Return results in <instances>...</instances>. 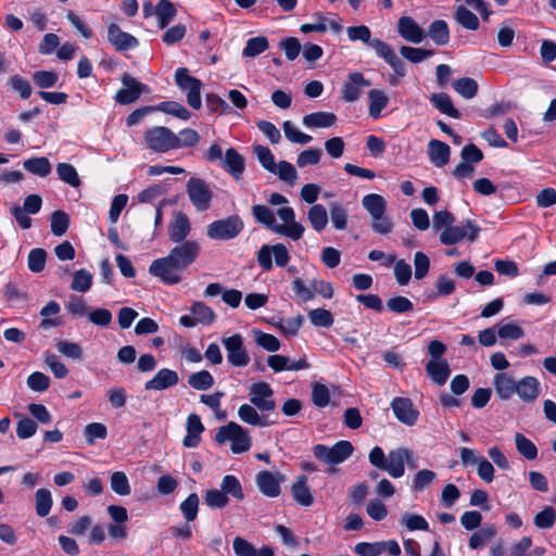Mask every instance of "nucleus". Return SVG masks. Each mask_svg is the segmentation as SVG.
I'll return each mask as SVG.
<instances>
[{
    "label": "nucleus",
    "instance_id": "obj_54",
    "mask_svg": "<svg viewBox=\"0 0 556 556\" xmlns=\"http://www.w3.org/2000/svg\"><path fill=\"white\" fill-rule=\"evenodd\" d=\"M496 534V529L493 526H486L471 534L469 539V547L477 549L488 543Z\"/></svg>",
    "mask_w": 556,
    "mask_h": 556
},
{
    "label": "nucleus",
    "instance_id": "obj_24",
    "mask_svg": "<svg viewBox=\"0 0 556 556\" xmlns=\"http://www.w3.org/2000/svg\"><path fill=\"white\" fill-rule=\"evenodd\" d=\"M397 33L412 43H419L425 38L424 29L409 16H403L397 22Z\"/></svg>",
    "mask_w": 556,
    "mask_h": 556
},
{
    "label": "nucleus",
    "instance_id": "obj_16",
    "mask_svg": "<svg viewBox=\"0 0 556 556\" xmlns=\"http://www.w3.org/2000/svg\"><path fill=\"white\" fill-rule=\"evenodd\" d=\"M413 452L408 448H395L389 452L384 471L392 478H401L405 472V464L410 465Z\"/></svg>",
    "mask_w": 556,
    "mask_h": 556
},
{
    "label": "nucleus",
    "instance_id": "obj_18",
    "mask_svg": "<svg viewBox=\"0 0 556 556\" xmlns=\"http://www.w3.org/2000/svg\"><path fill=\"white\" fill-rule=\"evenodd\" d=\"M283 481V475L267 470L258 472L255 478L258 490L267 497L279 496L281 493L280 484Z\"/></svg>",
    "mask_w": 556,
    "mask_h": 556
},
{
    "label": "nucleus",
    "instance_id": "obj_28",
    "mask_svg": "<svg viewBox=\"0 0 556 556\" xmlns=\"http://www.w3.org/2000/svg\"><path fill=\"white\" fill-rule=\"evenodd\" d=\"M493 386L496 395L502 401H508L515 394L517 380L506 372H498L493 378Z\"/></svg>",
    "mask_w": 556,
    "mask_h": 556
},
{
    "label": "nucleus",
    "instance_id": "obj_4",
    "mask_svg": "<svg viewBox=\"0 0 556 556\" xmlns=\"http://www.w3.org/2000/svg\"><path fill=\"white\" fill-rule=\"evenodd\" d=\"M354 447L350 441L341 440L332 446L316 444L313 447L314 456L321 463L334 466L343 463L353 454Z\"/></svg>",
    "mask_w": 556,
    "mask_h": 556
},
{
    "label": "nucleus",
    "instance_id": "obj_11",
    "mask_svg": "<svg viewBox=\"0 0 556 556\" xmlns=\"http://www.w3.org/2000/svg\"><path fill=\"white\" fill-rule=\"evenodd\" d=\"M250 403L258 408L261 413H269L276 409L274 391L265 381L252 383L249 389Z\"/></svg>",
    "mask_w": 556,
    "mask_h": 556
},
{
    "label": "nucleus",
    "instance_id": "obj_47",
    "mask_svg": "<svg viewBox=\"0 0 556 556\" xmlns=\"http://www.w3.org/2000/svg\"><path fill=\"white\" fill-rule=\"evenodd\" d=\"M282 129L286 138L292 143L307 144L313 140L312 136L302 132L291 121H286Z\"/></svg>",
    "mask_w": 556,
    "mask_h": 556
},
{
    "label": "nucleus",
    "instance_id": "obj_3",
    "mask_svg": "<svg viewBox=\"0 0 556 556\" xmlns=\"http://www.w3.org/2000/svg\"><path fill=\"white\" fill-rule=\"evenodd\" d=\"M215 440L218 443L230 441V450L235 454H241L250 450L252 439L249 431L235 421L228 422L218 429Z\"/></svg>",
    "mask_w": 556,
    "mask_h": 556
},
{
    "label": "nucleus",
    "instance_id": "obj_25",
    "mask_svg": "<svg viewBox=\"0 0 556 556\" xmlns=\"http://www.w3.org/2000/svg\"><path fill=\"white\" fill-rule=\"evenodd\" d=\"M515 394L526 403L534 402L540 394V382L535 377L526 376L517 381Z\"/></svg>",
    "mask_w": 556,
    "mask_h": 556
},
{
    "label": "nucleus",
    "instance_id": "obj_34",
    "mask_svg": "<svg viewBox=\"0 0 556 556\" xmlns=\"http://www.w3.org/2000/svg\"><path fill=\"white\" fill-rule=\"evenodd\" d=\"M177 10L168 0H160L155 5V15L157 17L159 27L164 29L175 18Z\"/></svg>",
    "mask_w": 556,
    "mask_h": 556
},
{
    "label": "nucleus",
    "instance_id": "obj_32",
    "mask_svg": "<svg viewBox=\"0 0 556 556\" xmlns=\"http://www.w3.org/2000/svg\"><path fill=\"white\" fill-rule=\"evenodd\" d=\"M430 102L439 110L442 114H445L453 118H459L460 113L453 105L451 97L445 92L432 93L430 96Z\"/></svg>",
    "mask_w": 556,
    "mask_h": 556
},
{
    "label": "nucleus",
    "instance_id": "obj_40",
    "mask_svg": "<svg viewBox=\"0 0 556 556\" xmlns=\"http://www.w3.org/2000/svg\"><path fill=\"white\" fill-rule=\"evenodd\" d=\"M220 490L229 497L238 501L243 500L244 493L242 485L237 477L233 475H226L220 483Z\"/></svg>",
    "mask_w": 556,
    "mask_h": 556
},
{
    "label": "nucleus",
    "instance_id": "obj_21",
    "mask_svg": "<svg viewBox=\"0 0 556 556\" xmlns=\"http://www.w3.org/2000/svg\"><path fill=\"white\" fill-rule=\"evenodd\" d=\"M391 408L401 422L407 426L416 424L419 413L414 408V404L409 399L394 397L391 402Z\"/></svg>",
    "mask_w": 556,
    "mask_h": 556
},
{
    "label": "nucleus",
    "instance_id": "obj_27",
    "mask_svg": "<svg viewBox=\"0 0 556 556\" xmlns=\"http://www.w3.org/2000/svg\"><path fill=\"white\" fill-rule=\"evenodd\" d=\"M223 168L235 179H240L245 165L243 156L233 148H229L222 160Z\"/></svg>",
    "mask_w": 556,
    "mask_h": 556
},
{
    "label": "nucleus",
    "instance_id": "obj_20",
    "mask_svg": "<svg viewBox=\"0 0 556 556\" xmlns=\"http://www.w3.org/2000/svg\"><path fill=\"white\" fill-rule=\"evenodd\" d=\"M238 416L242 422L254 427L265 428L275 424L266 413H261L258 408L251 403L240 405Z\"/></svg>",
    "mask_w": 556,
    "mask_h": 556
},
{
    "label": "nucleus",
    "instance_id": "obj_38",
    "mask_svg": "<svg viewBox=\"0 0 556 556\" xmlns=\"http://www.w3.org/2000/svg\"><path fill=\"white\" fill-rule=\"evenodd\" d=\"M369 99V115L372 118H378L381 111L387 106L389 98L382 90L371 89L368 92Z\"/></svg>",
    "mask_w": 556,
    "mask_h": 556
},
{
    "label": "nucleus",
    "instance_id": "obj_58",
    "mask_svg": "<svg viewBox=\"0 0 556 556\" xmlns=\"http://www.w3.org/2000/svg\"><path fill=\"white\" fill-rule=\"evenodd\" d=\"M184 518L190 522L195 520L199 510V496L191 493L179 506Z\"/></svg>",
    "mask_w": 556,
    "mask_h": 556
},
{
    "label": "nucleus",
    "instance_id": "obj_43",
    "mask_svg": "<svg viewBox=\"0 0 556 556\" xmlns=\"http://www.w3.org/2000/svg\"><path fill=\"white\" fill-rule=\"evenodd\" d=\"M454 17L456 22L466 29L476 30L479 28L478 17L464 5H458L456 8Z\"/></svg>",
    "mask_w": 556,
    "mask_h": 556
},
{
    "label": "nucleus",
    "instance_id": "obj_49",
    "mask_svg": "<svg viewBox=\"0 0 556 556\" xmlns=\"http://www.w3.org/2000/svg\"><path fill=\"white\" fill-rule=\"evenodd\" d=\"M269 43L266 37L257 36L250 38L242 51V56L254 58L268 48Z\"/></svg>",
    "mask_w": 556,
    "mask_h": 556
},
{
    "label": "nucleus",
    "instance_id": "obj_7",
    "mask_svg": "<svg viewBox=\"0 0 556 556\" xmlns=\"http://www.w3.org/2000/svg\"><path fill=\"white\" fill-rule=\"evenodd\" d=\"M174 131L165 126H154L143 134L144 146L154 152L166 153L175 150Z\"/></svg>",
    "mask_w": 556,
    "mask_h": 556
},
{
    "label": "nucleus",
    "instance_id": "obj_60",
    "mask_svg": "<svg viewBox=\"0 0 556 556\" xmlns=\"http://www.w3.org/2000/svg\"><path fill=\"white\" fill-rule=\"evenodd\" d=\"M400 522L401 525L405 526L409 531H427L429 529L428 521L421 515L418 514L405 513L401 516Z\"/></svg>",
    "mask_w": 556,
    "mask_h": 556
},
{
    "label": "nucleus",
    "instance_id": "obj_15",
    "mask_svg": "<svg viewBox=\"0 0 556 556\" xmlns=\"http://www.w3.org/2000/svg\"><path fill=\"white\" fill-rule=\"evenodd\" d=\"M123 88L116 92L115 101L119 104L134 103L143 92H149L147 85L138 81L129 74L124 73L122 75Z\"/></svg>",
    "mask_w": 556,
    "mask_h": 556
},
{
    "label": "nucleus",
    "instance_id": "obj_37",
    "mask_svg": "<svg viewBox=\"0 0 556 556\" xmlns=\"http://www.w3.org/2000/svg\"><path fill=\"white\" fill-rule=\"evenodd\" d=\"M428 35L435 45H447L450 41V30L447 23L443 20L433 21L429 26Z\"/></svg>",
    "mask_w": 556,
    "mask_h": 556
},
{
    "label": "nucleus",
    "instance_id": "obj_56",
    "mask_svg": "<svg viewBox=\"0 0 556 556\" xmlns=\"http://www.w3.org/2000/svg\"><path fill=\"white\" fill-rule=\"evenodd\" d=\"M155 110L162 111L184 121L189 119L191 116L190 112L182 104L175 101L162 102L155 108Z\"/></svg>",
    "mask_w": 556,
    "mask_h": 556
},
{
    "label": "nucleus",
    "instance_id": "obj_9",
    "mask_svg": "<svg viewBox=\"0 0 556 556\" xmlns=\"http://www.w3.org/2000/svg\"><path fill=\"white\" fill-rule=\"evenodd\" d=\"M176 85L185 92H187L188 104L199 110L201 108V88L202 83L200 79L191 76L189 71L185 67H179L175 72Z\"/></svg>",
    "mask_w": 556,
    "mask_h": 556
},
{
    "label": "nucleus",
    "instance_id": "obj_19",
    "mask_svg": "<svg viewBox=\"0 0 556 556\" xmlns=\"http://www.w3.org/2000/svg\"><path fill=\"white\" fill-rule=\"evenodd\" d=\"M191 224L188 216L182 212H176L168 225V238L172 242L181 243L187 241L186 238L190 235Z\"/></svg>",
    "mask_w": 556,
    "mask_h": 556
},
{
    "label": "nucleus",
    "instance_id": "obj_8",
    "mask_svg": "<svg viewBox=\"0 0 556 556\" xmlns=\"http://www.w3.org/2000/svg\"><path fill=\"white\" fill-rule=\"evenodd\" d=\"M480 230L476 223L467 219L459 226L452 225L450 228L443 229L440 232V242L444 245H453L464 239L473 242L477 240Z\"/></svg>",
    "mask_w": 556,
    "mask_h": 556
},
{
    "label": "nucleus",
    "instance_id": "obj_5",
    "mask_svg": "<svg viewBox=\"0 0 556 556\" xmlns=\"http://www.w3.org/2000/svg\"><path fill=\"white\" fill-rule=\"evenodd\" d=\"M243 227V220L238 215H231L208 224L206 235L212 240L228 241L235 239Z\"/></svg>",
    "mask_w": 556,
    "mask_h": 556
},
{
    "label": "nucleus",
    "instance_id": "obj_46",
    "mask_svg": "<svg viewBox=\"0 0 556 556\" xmlns=\"http://www.w3.org/2000/svg\"><path fill=\"white\" fill-rule=\"evenodd\" d=\"M188 383L191 388L205 391L213 387L214 378L207 370H201L189 376Z\"/></svg>",
    "mask_w": 556,
    "mask_h": 556
},
{
    "label": "nucleus",
    "instance_id": "obj_29",
    "mask_svg": "<svg viewBox=\"0 0 556 556\" xmlns=\"http://www.w3.org/2000/svg\"><path fill=\"white\" fill-rule=\"evenodd\" d=\"M427 374L438 386H443L451 374L448 364L445 359H431L426 366Z\"/></svg>",
    "mask_w": 556,
    "mask_h": 556
},
{
    "label": "nucleus",
    "instance_id": "obj_22",
    "mask_svg": "<svg viewBox=\"0 0 556 556\" xmlns=\"http://www.w3.org/2000/svg\"><path fill=\"white\" fill-rule=\"evenodd\" d=\"M179 382L178 374L168 368L160 369L152 379L144 383V389L162 391L176 386Z\"/></svg>",
    "mask_w": 556,
    "mask_h": 556
},
{
    "label": "nucleus",
    "instance_id": "obj_63",
    "mask_svg": "<svg viewBox=\"0 0 556 556\" xmlns=\"http://www.w3.org/2000/svg\"><path fill=\"white\" fill-rule=\"evenodd\" d=\"M556 521V510L552 506H545L534 516L533 522L540 529H549Z\"/></svg>",
    "mask_w": 556,
    "mask_h": 556
},
{
    "label": "nucleus",
    "instance_id": "obj_6",
    "mask_svg": "<svg viewBox=\"0 0 556 556\" xmlns=\"http://www.w3.org/2000/svg\"><path fill=\"white\" fill-rule=\"evenodd\" d=\"M149 274L168 286L182 280V269L169 254L154 260L149 266Z\"/></svg>",
    "mask_w": 556,
    "mask_h": 556
},
{
    "label": "nucleus",
    "instance_id": "obj_26",
    "mask_svg": "<svg viewBox=\"0 0 556 556\" xmlns=\"http://www.w3.org/2000/svg\"><path fill=\"white\" fill-rule=\"evenodd\" d=\"M428 157L435 167H443L450 161L451 148L447 143L438 139H431L428 143Z\"/></svg>",
    "mask_w": 556,
    "mask_h": 556
},
{
    "label": "nucleus",
    "instance_id": "obj_33",
    "mask_svg": "<svg viewBox=\"0 0 556 556\" xmlns=\"http://www.w3.org/2000/svg\"><path fill=\"white\" fill-rule=\"evenodd\" d=\"M362 205L368 212L371 218L378 215H382L387 211L386 199L377 193L366 194L362 199Z\"/></svg>",
    "mask_w": 556,
    "mask_h": 556
},
{
    "label": "nucleus",
    "instance_id": "obj_57",
    "mask_svg": "<svg viewBox=\"0 0 556 556\" xmlns=\"http://www.w3.org/2000/svg\"><path fill=\"white\" fill-rule=\"evenodd\" d=\"M111 489L121 496L130 494V484L127 476L123 471H115L111 475Z\"/></svg>",
    "mask_w": 556,
    "mask_h": 556
},
{
    "label": "nucleus",
    "instance_id": "obj_1",
    "mask_svg": "<svg viewBox=\"0 0 556 556\" xmlns=\"http://www.w3.org/2000/svg\"><path fill=\"white\" fill-rule=\"evenodd\" d=\"M252 215L255 220L275 233L288 237L294 241L302 238L304 227L295 220V213L292 207L283 206L277 210V215L283 222H276L275 213L266 205L256 204L252 207Z\"/></svg>",
    "mask_w": 556,
    "mask_h": 556
},
{
    "label": "nucleus",
    "instance_id": "obj_45",
    "mask_svg": "<svg viewBox=\"0 0 556 556\" xmlns=\"http://www.w3.org/2000/svg\"><path fill=\"white\" fill-rule=\"evenodd\" d=\"M53 501L51 492L48 489H38L35 494L36 513L40 517H46L51 510Z\"/></svg>",
    "mask_w": 556,
    "mask_h": 556
},
{
    "label": "nucleus",
    "instance_id": "obj_13",
    "mask_svg": "<svg viewBox=\"0 0 556 556\" xmlns=\"http://www.w3.org/2000/svg\"><path fill=\"white\" fill-rule=\"evenodd\" d=\"M200 253V243L195 240H187L174 247L168 254L184 271L198 260Z\"/></svg>",
    "mask_w": 556,
    "mask_h": 556
},
{
    "label": "nucleus",
    "instance_id": "obj_61",
    "mask_svg": "<svg viewBox=\"0 0 556 556\" xmlns=\"http://www.w3.org/2000/svg\"><path fill=\"white\" fill-rule=\"evenodd\" d=\"M401 55L412 63H420L433 54L432 50L403 46L400 49Z\"/></svg>",
    "mask_w": 556,
    "mask_h": 556
},
{
    "label": "nucleus",
    "instance_id": "obj_53",
    "mask_svg": "<svg viewBox=\"0 0 556 556\" xmlns=\"http://www.w3.org/2000/svg\"><path fill=\"white\" fill-rule=\"evenodd\" d=\"M56 173L59 178L68 184L72 187H79L80 186V179L78 176V173L76 168L68 163H59L56 165Z\"/></svg>",
    "mask_w": 556,
    "mask_h": 556
},
{
    "label": "nucleus",
    "instance_id": "obj_59",
    "mask_svg": "<svg viewBox=\"0 0 556 556\" xmlns=\"http://www.w3.org/2000/svg\"><path fill=\"white\" fill-rule=\"evenodd\" d=\"M70 225V217L68 215L63 211H55L51 215V232L56 236L61 237L63 236Z\"/></svg>",
    "mask_w": 556,
    "mask_h": 556
},
{
    "label": "nucleus",
    "instance_id": "obj_31",
    "mask_svg": "<svg viewBox=\"0 0 556 556\" xmlns=\"http://www.w3.org/2000/svg\"><path fill=\"white\" fill-rule=\"evenodd\" d=\"M337 116L330 112H314L303 116L302 123L307 128H327L336 124Z\"/></svg>",
    "mask_w": 556,
    "mask_h": 556
},
{
    "label": "nucleus",
    "instance_id": "obj_39",
    "mask_svg": "<svg viewBox=\"0 0 556 556\" xmlns=\"http://www.w3.org/2000/svg\"><path fill=\"white\" fill-rule=\"evenodd\" d=\"M190 312L194 316L198 324L211 325L216 318L214 311L201 301L194 302L190 306Z\"/></svg>",
    "mask_w": 556,
    "mask_h": 556
},
{
    "label": "nucleus",
    "instance_id": "obj_62",
    "mask_svg": "<svg viewBox=\"0 0 556 556\" xmlns=\"http://www.w3.org/2000/svg\"><path fill=\"white\" fill-rule=\"evenodd\" d=\"M270 173L277 175L281 180L290 184H294L298 178V173L294 166L287 161L276 163L274 170Z\"/></svg>",
    "mask_w": 556,
    "mask_h": 556
},
{
    "label": "nucleus",
    "instance_id": "obj_64",
    "mask_svg": "<svg viewBox=\"0 0 556 556\" xmlns=\"http://www.w3.org/2000/svg\"><path fill=\"white\" fill-rule=\"evenodd\" d=\"M384 551L383 542H361L354 547V552L359 556H379Z\"/></svg>",
    "mask_w": 556,
    "mask_h": 556
},
{
    "label": "nucleus",
    "instance_id": "obj_2",
    "mask_svg": "<svg viewBox=\"0 0 556 556\" xmlns=\"http://www.w3.org/2000/svg\"><path fill=\"white\" fill-rule=\"evenodd\" d=\"M346 33L351 41L359 40L374 49L376 54L383 59L397 76L404 77L406 75L404 62L394 53L388 43L378 38L372 39L371 31L367 26H350L346 28Z\"/></svg>",
    "mask_w": 556,
    "mask_h": 556
},
{
    "label": "nucleus",
    "instance_id": "obj_41",
    "mask_svg": "<svg viewBox=\"0 0 556 556\" xmlns=\"http://www.w3.org/2000/svg\"><path fill=\"white\" fill-rule=\"evenodd\" d=\"M330 219L337 230H345L348 227V210L339 202L329 205Z\"/></svg>",
    "mask_w": 556,
    "mask_h": 556
},
{
    "label": "nucleus",
    "instance_id": "obj_14",
    "mask_svg": "<svg viewBox=\"0 0 556 556\" xmlns=\"http://www.w3.org/2000/svg\"><path fill=\"white\" fill-rule=\"evenodd\" d=\"M227 352V361L236 367H244L250 363V356L243 346V338L236 333L222 340Z\"/></svg>",
    "mask_w": 556,
    "mask_h": 556
},
{
    "label": "nucleus",
    "instance_id": "obj_23",
    "mask_svg": "<svg viewBox=\"0 0 556 556\" xmlns=\"http://www.w3.org/2000/svg\"><path fill=\"white\" fill-rule=\"evenodd\" d=\"M108 39L118 51L132 49L139 45L136 37L123 31L116 24L109 25Z\"/></svg>",
    "mask_w": 556,
    "mask_h": 556
},
{
    "label": "nucleus",
    "instance_id": "obj_42",
    "mask_svg": "<svg viewBox=\"0 0 556 556\" xmlns=\"http://www.w3.org/2000/svg\"><path fill=\"white\" fill-rule=\"evenodd\" d=\"M453 88L465 99H472L478 93V84L470 77H463L454 80Z\"/></svg>",
    "mask_w": 556,
    "mask_h": 556
},
{
    "label": "nucleus",
    "instance_id": "obj_35",
    "mask_svg": "<svg viewBox=\"0 0 556 556\" xmlns=\"http://www.w3.org/2000/svg\"><path fill=\"white\" fill-rule=\"evenodd\" d=\"M307 219L315 231H323L328 224L326 207L321 204L312 205L307 212Z\"/></svg>",
    "mask_w": 556,
    "mask_h": 556
},
{
    "label": "nucleus",
    "instance_id": "obj_52",
    "mask_svg": "<svg viewBox=\"0 0 556 556\" xmlns=\"http://www.w3.org/2000/svg\"><path fill=\"white\" fill-rule=\"evenodd\" d=\"M174 142L175 150L181 149V148H188V147H194L199 140L200 136L199 134L191 128H185L179 131L178 135L174 132Z\"/></svg>",
    "mask_w": 556,
    "mask_h": 556
},
{
    "label": "nucleus",
    "instance_id": "obj_51",
    "mask_svg": "<svg viewBox=\"0 0 556 556\" xmlns=\"http://www.w3.org/2000/svg\"><path fill=\"white\" fill-rule=\"evenodd\" d=\"M516 448L525 458L532 460L538 456V448L534 443L526 438L522 433H516L515 435Z\"/></svg>",
    "mask_w": 556,
    "mask_h": 556
},
{
    "label": "nucleus",
    "instance_id": "obj_12",
    "mask_svg": "<svg viewBox=\"0 0 556 556\" xmlns=\"http://www.w3.org/2000/svg\"><path fill=\"white\" fill-rule=\"evenodd\" d=\"M187 193L197 211L203 212L210 207L213 192L203 179L190 178L187 182Z\"/></svg>",
    "mask_w": 556,
    "mask_h": 556
},
{
    "label": "nucleus",
    "instance_id": "obj_48",
    "mask_svg": "<svg viewBox=\"0 0 556 556\" xmlns=\"http://www.w3.org/2000/svg\"><path fill=\"white\" fill-rule=\"evenodd\" d=\"M92 279V274L87 269L81 268L76 270L71 283V289L76 292H87L91 288Z\"/></svg>",
    "mask_w": 556,
    "mask_h": 556
},
{
    "label": "nucleus",
    "instance_id": "obj_10",
    "mask_svg": "<svg viewBox=\"0 0 556 556\" xmlns=\"http://www.w3.org/2000/svg\"><path fill=\"white\" fill-rule=\"evenodd\" d=\"M273 256L275 264L279 267H285L290 261V254L285 244H265L257 252V262L264 270L273 269Z\"/></svg>",
    "mask_w": 556,
    "mask_h": 556
},
{
    "label": "nucleus",
    "instance_id": "obj_30",
    "mask_svg": "<svg viewBox=\"0 0 556 556\" xmlns=\"http://www.w3.org/2000/svg\"><path fill=\"white\" fill-rule=\"evenodd\" d=\"M293 498L302 506H311L314 502L313 494L307 485L306 476H300L291 486Z\"/></svg>",
    "mask_w": 556,
    "mask_h": 556
},
{
    "label": "nucleus",
    "instance_id": "obj_50",
    "mask_svg": "<svg viewBox=\"0 0 556 556\" xmlns=\"http://www.w3.org/2000/svg\"><path fill=\"white\" fill-rule=\"evenodd\" d=\"M497 336L502 340H519L525 337V330L516 323L502 321L497 328Z\"/></svg>",
    "mask_w": 556,
    "mask_h": 556
},
{
    "label": "nucleus",
    "instance_id": "obj_44",
    "mask_svg": "<svg viewBox=\"0 0 556 556\" xmlns=\"http://www.w3.org/2000/svg\"><path fill=\"white\" fill-rule=\"evenodd\" d=\"M203 500L212 509H223L229 504V497L220 489L206 490Z\"/></svg>",
    "mask_w": 556,
    "mask_h": 556
},
{
    "label": "nucleus",
    "instance_id": "obj_17",
    "mask_svg": "<svg viewBox=\"0 0 556 556\" xmlns=\"http://www.w3.org/2000/svg\"><path fill=\"white\" fill-rule=\"evenodd\" d=\"M370 86V81L359 72L350 73L348 80L341 87V98L345 102H355L363 93V89Z\"/></svg>",
    "mask_w": 556,
    "mask_h": 556
},
{
    "label": "nucleus",
    "instance_id": "obj_36",
    "mask_svg": "<svg viewBox=\"0 0 556 556\" xmlns=\"http://www.w3.org/2000/svg\"><path fill=\"white\" fill-rule=\"evenodd\" d=\"M23 167L39 177H47L51 170L52 166L49 160L45 156L30 157L23 162Z\"/></svg>",
    "mask_w": 556,
    "mask_h": 556
},
{
    "label": "nucleus",
    "instance_id": "obj_55",
    "mask_svg": "<svg viewBox=\"0 0 556 556\" xmlns=\"http://www.w3.org/2000/svg\"><path fill=\"white\" fill-rule=\"evenodd\" d=\"M308 319L315 327L329 328L333 325V316L325 308H314L308 312Z\"/></svg>",
    "mask_w": 556,
    "mask_h": 556
}]
</instances>
